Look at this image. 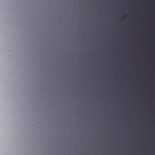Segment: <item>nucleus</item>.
Returning <instances> with one entry per match:
<instances>
[{
  "label": "nucleus",
  "mask_w": 155,
  "mask_h": 155,
  "mask_svg": "<svg viewBox=\"0 0 155 155\" xmlns=\"http://www.w3.org/2000/svg\"><path fill=\"white\" fill-rule=\"evenodd\" d=\"M134 23H136V0H134Z\"/></svg>",
  "instance_id": "f257e3e1"
}]
</instances>
